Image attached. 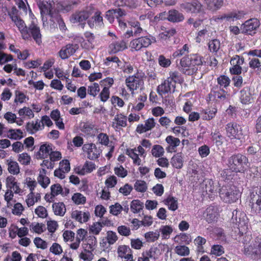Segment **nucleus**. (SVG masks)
I'll use <instances>...</instances> for the list:
<instances>
[{
    "label": "nucleus",
    "instance_id": "f257e3e1",
    "mask_svg": "<svg viewBox=\"0 0 261 261\" xmlns=\"http://www.w3.org/2000/svg\"><path fill=\"white\" fill-rule=\"evenodd\" d=\"M249 165L248 158L241 153L230 156L228 159L227 163L229 170L235 172H244Z\"/></svg>",
    "mask_w": 261,
    "mask_h": 261
},
{
    "label": "nucleus",
    "instance_id": "f03ea898",
    "mask_svg": "<svg viewBox=\"0 0 261 261\" xmlns=\"http://www.w3.org/2000/svg\"><path fill=\"white\" fill-rule=\"evenodd\" d=\"M219 193L221 199L226 203L236 202L241 196L237 188L230 184L223 185L219 189Z\"/></svg>",
    "mask_w": 261,
    "mask_h": 261
},
{
    "label": "nucleus",
    "instance_id": "7ed1b4c3",
    "mask_svg": "<svg viewBox=\"0 0 261 261\" xmlns=\"http://www.w3.org/2000/svg\"><path fill=\"white\" fill-rule=\"evenodd\" d=\"M244 252L254 260L261 259V238L256 237L250 245H245Z\"/></svg>",
    "mask_w": 261,
    "mask_h": 261
},
{
    "label": "nucleus",
    "instance_id": "20e7f679",
    "mask_svg": "<svg viewBox=\"0 0 261 261\" xmlns=\"http://www.w3.org/2000/svg\"><path fill=\"white\" fill-rule=\"evenodd\" d=\"M229 94L220 87H213L208 94L207 100L217 102H225L228 100Z\"/></svg>",
    "mask_w": 261,
    "mask_h": 261
},
{
    "label": "nucleus",
    "instance_id": "39448f33",
    "mask_svg": "<svg viewBox=\"0 0 261 261\" xmlns=\"http://www.w3.org/2000/svg\"><path fill=\"white\" fill-rule=\"evenodd\" d=\"M226 136L230 139H237L241 142L245 140V135L242 132V127L235 122L228 123L225 126Z\"/></svg>",
    "mask_w": 261,
    "mask_h": 261
},
{
    "label": "nucleus",
    "instance_id": "423d86ee",
    "mask_svg": "<svg viewBox=\"0 0 261 261\" xmlns=\"http://www.w3.org/2000/svg\"><path fill=\"white\" fill-rule=\"evenodd\" d=\"M156 42L155 38L151 35H147L139 37L133 40L130 43L132 48L136 51L141 50L142 48H146L152 43Z\"/></svg>",
    "mask_w": 261,
    "mask_h": 261
},
{
    "label": "nucleus",
    "instance_id": "0eeeda50",
    "mask_svg": "<svg viewBox=\"0 0 261 261\" xmlns=\"http://www.w3.org/2000/svg\"><path fill=\"white\" fill-rule=\"evenodd\" d=\"M40 10L41 15L42 16V19L44 20V16L48 15L50 18L52 15L57 14L58 12L53 11V9L55 7V2L54 0H42L40 1L37 4Z\"/></svg>",
    "mask_w": 261,
    "mask_h": 261
},
{
    "label": "nucleus",
    "instance_id": "6e6552de",
    "mask_svg": "<svg viewBox=\"0 0 261 261\" xmlns=\"http://www.w3.org/2000/svg\"><path fill=\"white\" fill-rule=\"evenodd\" d=\"M260 25L259 21L256 18H252L246 21L241 27L242 33L253 35Z\"/></svg>",
    "mask_w": 261,
    "mask_h": 261
},
{
    "label": "nucleus",
    "instance_id": "1a4fd4ad",
    "mask_svg": "<svg viewBox=\"0 0 261 261\" xmlns=\"http://www.w3.org/2000/svg\"><path fill=\"white\" fill-rule=\"evenodd\" d=\"M252 208L257 213H261V187L254 188L251 193Z\"/></svg>",
    "mask_w": 261,
    "mask_h": 261
},
{
    "label": "nucleus",
    "instance_id": "9d476101",
    "mask_svg": "<svg viewBox=\"0 0 261 261\" xmlns=\"http://www.w3.org/2000/svg\"><path fill=\"white\" fill-rule=\"evenodd\" d=\"M232 222L238 225L241 231H245L247 229V220L245 215L241 212L234 210L232 212Z\"/></svg>",
    "mask_w": 261,
    "mask_h": 261
},
{
    "label": "nucleus",
    "instance_id": "9b49d317",
    "mask_svg": "<svg viewBox=\"0 0 261 261\" xmlns=\"http://www.w3.org/2000/svg\"><path fill=\"white\" fill-rule=\"evenodd\" d=\"M27 31L30 37L28 39H24V40H31L33 38L37 44L40 45L41 44L42 35L40 33V28L37 24L32 22L29 25Z\"/></svg>",
    "mask_w": 261,
    "mask_h": 261
},
{
    "label": "nucleus",
    "instance_id": "f8f14e48",
    "mask_svg": "<svg viewBox=\"0 0 261 261\" xmlns=\"http://www.w3.org/2000/svg\"><path fill=\"white\" fill-rule=\"evenodd\" d=\"M90 15V12L88 11L76 12L71 15L70 20L72 23L80 22L81 28L84 29L86 24L85 21Z\"/></svg>",
    "mask_w": 261,
    "mask_h": 261
},
{
    "label": "nucleus",
    "instance_id": "ddd939ff",
    "mask_svg": "<svg viewBox=\"0 0 261 261\" xmlns=\"http://www.w3.org/2000/svg\"><path fill=\"white\" fill-rule=\"evenodd\" d=\"M10 17L18 28L19 31L21 33L22 38H29L30 37V36L27 32V29H28V27H27L24 21L22 19H21L19 17L15 15L10 14Z\"/></svg>",
    "mask_w": 261,
    "mask_h": 261
},
{
    "label": "nucleus",
    "instance_id": "4468645a",
    "mask_svg": "<svg viewBox=\"0 0 261 261\" xmlns=\"http://www.w3.org/2000/svg\"><path fill=\"white\" fill-rule=\"evenodd\" d=\"M181 8L187 12L198 13L201 12L202 5L198 0H192L191 2L183 3Z\"/></svg>",
    "mask_w": 261,
    "mask_h": 261
},
{
    "label": "nucleus",
    "instance_id": "2eb2a0df",
    "mask_svg": "<svg viewBox=\"0 0 261 261\" xmlns=\"http://www.w3.org/2000/svg\"><path fill=\"white\" fill-rule=\"evenodd\" d=\"M240 99L241 103L244 105H248L253 102V94L249 87H245L240 91Z\"/></svg>",
    "mask_w": 261,
    "mask_h": 261
},
{
    "label": "nucleus",
    "instance_id": "dca6fc26",
    "mask_svg": "<svg viewBox=\"0 0 261 261\" xmlns=\"http://www.w3.org/2000/svg\"><path fill=\"white\" fill-rule=\"evenodd\" d=\"M175 86L174 83L170 82L166 79L164 82L160 85L157 88V91L160 95L165 94L168 93L174 92Z\"/></svg>",
    "mask_w": 261,
    "mask_h": 261
},
{
    "label": "nucleus",
    "instance_id": "f3484780",
    "mask_svg": "<svg viewBox=\"0 0 261 261\" xmlns=\"http://www.w3.org/2000/svg\"><path fill=\"white\" fill-rule=\"evenodd\" d=\"M77 48V44H68L63 47L59 52L60 57L62 59H67L72 55Z\"/></svg>",
    "mask_w": 261,
    "mask_h": 261
},
{
    "label": "nucleus",
    "instance_id": "a211bd4d",
    "mask_svg": "<svg viewBox=\"0 0 261 261\" xmlns=\"http://www.w3.org/2000/svg\"><path fill=\"white\" fill-rule=\"evenodd\" d=\"M167 19L171 22L178 23L182 22L185 19V16L178 10L172 9L167 13Z\"/></svg>",
    "mask_w": 261,
    "mask_h": 261
},
{
    "label": "nucleus",
    "instance_id": "6ab92c4d",
    "mask_svg": "<svg viewBox=\"0 0 261 261\" xmlns=\"http://www.w3.org/2000/svg\"><path fill=\"white\" fill-rule=\"evenodd\" d=\"M178 68L182 73L189 75L190 70L189 68L192 66L190 57L185 56L182 57L179 61V64L178 65Z\"/></svg>",
    "mask_w": 261,
    "mask_h": 261
},
{
    "label": "nucleus",
    "instance_id": "aec40b11",
    "mask_svg": "<svg viewBox=\"0 0 261 261\" xmlns=\"http://www.w3.org/2000/svg\"><path fill=\"white\" fill-rule=\"evenodd\" d=\"M143 83L142 81L136 76H129L126 78L125 83L130 91L137 89Z\"/></svg>",
    "mask_w": 261,
    "mask_h": 261
},
{
    "label": "nucleus",
    "instance_id": "412c9836",
    "mask_svg": "<svg viewBox=\"0 0 261 261\" xmlns=\"http://www.w3.org/2000/svg\"><path fill=\"white\" fill-rule=\"evenodd\" d=\"M204 182L205 187L203 188V190L210 199H213L217 193V186L214 185V182L212 180L205 181Z\"/></svg>",
    "mask_w": 261,
    "mask_h": 261
},
{
    "label": "nucleus",
    "instance_id": "4be33fe9",
    "mask_svg": "<svg viewBox=\"0 0 261 261\" xmlns=\"http://www.w3.org/2000/svg\"><path fill=\"white\" fill-rule=\"evenodd\" d=\"M204 2L206 9L212 12L220 9L223 4V0H205Z\"/></svg>",
    "mask_w": 261,
    "mask_h": 261
},
{
    "label": "nucleus",
    "instance_id": "5701e85b",
    "mask_svg": "<svg viewBox=\"0 0 261 261\" xmlns=\"http://www.w3.org/2000/svg\"><path fill=\"white\" fill-rule=\"evenodd\" d=\"M126 43L123 41L112 42L109 47V51L110 54H116L126 48Z\"/></svg>",
    "mask_w": 261,
    "mask_h": 261
},
{
    "label": "nucleus",
    "instance_id": "b1692460",
    "mask_svg": "<svg viewBox=\"0 0 261 261\" xmlns=\"http://www.w3.org/2000/svg\"><path fill=\"white\" fill-rule=\"evenodd\" d=\"M82 149L84 152H88V158L90 160H94L98 158L99 153H95L94 151L96 150V145L93 143L85 144L83 146Z\"/></svg>",
    "mask_w": 261,
    "mask_h": 261
},
{
    "label": "nucleus",
    "instance_id": "393cba45",
    "mask_svg": "<svg viewBox=\"0 0 261 261\" xmlns=\"http://www.w3.org/2000/svg\"><path fill=\"white\" fill-rule=\"evenodd\" d=\"M155 124L154 119L153 118H149L145 121L144 124L139 125L137 127L136 131L142 134L151 130L155 126Z\"/></svg>",
    "mask_w": 261,
    "mask_h": 261
},
{
    "label": "nucleus",
    "instance_id": "a878e982",
    "mask_svg": "<svg viewBox=\"0 0 261 261\" xmlns=\"http://www.w3.org/2000/svg\"><path fill=\"white\" fill-rule=\"evenodd\" d=\"M117 253L119 257L125 259H132V256H133L131 249L126 245L119 246Z\"/></svg>",
    "mask_w": 261,
    "mask_h": 261
},
{
    "label": "nucleus",
    "instance_id": "bb28decb",
    "mask_svg": "<svg viewBox=\"0 0 261 261\" xmlns=\"http://www.w3.org/2000/svg\"><path fill=\"white\" fill-rule=\"evenodd\" d=\"M211 136L212 142L214 145H215L218 148L222 145L225 138L218 130L212 132Z\"/></svg>",
    "mask_w": 261,
    "mask_h": 261
},
{
    "label": "nucleus",
    "instance_id": "cd10ccee",
    "mask_svg": "<svg viewBox=\"0 0 261 261\" xmlns=\"http://www.w3.org/2000/svg\"><path fill=\"white\" fill-rule=\"evenodd\" d=\"M172 166L177 169H181L183 166L184 159L181 153L174 154L171 159Z\"/></svg>",
    "mask_w": 261,
    "mask_h": 261
},
{
    "label": "nucleus",
    "instance_id": "c85d7f7f",
    "mask_svg": "<svg viewBox=\"0 0 261 261\" xmlns=\"http://www.w3.org/2000/svg\"><path fill=\"white\" fill-rule=\"evenodd\" d=\"M51 150L52 148L49 145H47L46 144L42 145L38 152V158L45 159V158H47L49 155Z\"/></svg>",
    "mask_w": 261,
    "mask_h": 261
},
{
    "label": "nucleus",
    "instance_id": "c756f323",
    "mask_svg": "<svg viewBox=\"0 0 261 261\" xmlns=\"http://www.w3.org/2000/svg\"><path fill=\"white\" fill-rule=\"evenodd\" d=\"M52 207L56 215L63 216L66 211L65 205L63 202L54 203Z\"/></svg>",
    "mask_w": 261,
    "mask_h": 261
},
{
    "label": "nucleus",
    "instance_id": "7c9ffc66",
    "mask_svg": "<svg viewBox=\"0 0 261 261\" xmlns=\"http://www.w3.org/2000/svg\"><path fill=\"white\" fill-rule=\"evenodd\" d=\"M116 122V125L113 124V126L118 128L120 127H125L127 124V118L125 116L120 114L115 116L114 119Z\"/></svg>",
    "mask_w": 261,
    "mask_h": 261
},
{
    "label": "nucleus",
    "instance_id": "2f4dec72",
    "mask_svg": "<svg viewBox=\"0 0 261 261\" xmlns=\"http://www.w3.org/2000/svg\"><path fill=\"white\" fill-rule=\"evenodd\" d=\"M143 207L144 203L138 199L133 200L130 204V210L134 213H139Z\"/></svg>",
    "mask_w": 261,
    "mask_h": 261
},
{
    "label": "nucleus",
    "instance_id": "473e14b6",
    "mask_svg": "<svg viewBox=\"0 0 261 261\" xmlns=\"http://www.w3.org/2000/svg\"><path fill=\"white\" fill-rule=\"evenodd\" d=\"M52 16L51 18H50V20L54 23H58L59 24V27L61 31L66 30V27L65 24L63 19L61 17L60 15L57 13Z\"/></svg>",
    "mask_w": 261,
    "mask_h": 261
},
{
    "label": "nucleus",
    "instance_id": "72a5a7b5",
    "mask_svg": "<svg viewBox=\"0 0 261 261\" xmlns=\"http://www.w3.org/2000/svg\"><path fill=\"white\" fill-rule=\"evenodd\" d=\"M95 168V164L92 162L86 161L83 168L78 173L81 175H84L86 173H90Z\"/></svg>",
    "mask_w": 261,
    "mask_h": 261
},
{
    "label": "nucleus",
    "instance_id": "f704fd0d",
    "mask_svg": "<svg viewBox=\"0 0 261 261\" xmlns=\"http://www.w3.org/2000/svg\"><path fill=\"white\" fill-rule=\"evenodd\" d=\"M167 79L174 83V86L176 83H181L183 82L180 73L177 71L170 72L169 76Z\"/></svg>",
    "mask_w": 261,
    "mask_h": 261
},
{
    "label": "nucleus",
    "instance_id": "c9c22d12",
    "mask_svg": "<svg viewBox=\"0 0 261 261\" xmlns=\"http://www.w3.org/2000/svg\"><path fill=\"white\" fill-rule=\"evenodd\" d=\"M136 148L127 149L126 154L133 160L134 164L140 165L141 164V160L139 158L138 155L136 153Z\"/></svg>",
    "mask_w": 261,
    "mask_h": 261
},
{
    "label": "nucleus",
    "instance_id": "e433bc0d",
    "mask_svg": "<svg viewBox=\"0 0 261 261\" xmlns=\"http://www.w3.org/2000/svg\"><path fill=\"white\" fill-rule=\"evenodd\" d=\"M165 203L168 206V208L170 210L174 211L178 208L177 200L176 198L173 197H168L165 200Z\"/></svg>",
    "mask_w": 261,
    "mask_h": 261
},
{
    "label": "nucleus",
    "instance_id": "4c0bfd02",
    "mask_svg": "<svg viewBox=\"0 0 261 261\" xmlns=\"http://www.w3.org/2000/svg\"><path fill=\"white\" fill-rule=\"evenodd\" d=\"M151 152L152 155L155 158L162 157L165 153L164 148L160 145H153Z\"/></svg>",
    "mask_w": 261,
    "mask_h": 261
},
{
    "label": "nucleus",
    "instance_id": "58836bf2",
    "mask_svg": "<svg viewBox=\"0 0 261 261\" xmlns=\"http://www.w3.org/2000/svg\"><path fill=\"white\" fill-rule=\"evenodd\" d=\"M9 134L8 135V137L11 139L14 140H20L21 139L22 136V132L19 129H10L8 130Z\"/></svg>",
    "mask_w": 261,
    "mask_h": 261
},
{
    "label": "nucleus",
    "instance_id": "ea45409f",
    "mask_svg": "<svg viewBox=\"0 0 261 261\" xmlns=\"http://www.w3.org/2000/svg\"><path fill=\"white\" fill-rule=\"evenodd\" d=\"M191 60L192 66H200L202 65L203 62V58L198 54H192L190 56Z\"/></svg>",
    "mask_w": 261,
    "mask_h": 261
},
{
    "label": "nucleus",
    "instance_id": "a19ab883",
    "mask_svg": "<svg viewBox=\"0 0 261 261\" xmlns=\"http://www.w3.org/2000/svg\"><path fill=\"white\" fill-rule=\"evenodd\" d=\"M208 49L211 52L217 53L220 47V42L218 39H213L208 42Z\"/></svg>",
    "mask_w": 261,
    "mask_h": 261
},
{
    "label": "nucleus",
    "instance_id": "79ce46f5",
    "mask_svg": "<svg viewBox=\"0 0 261 261\" xmlns=\"http://www.w3.org/2000/svg\"><path fill=\"white\" fill-rule=\"evenodd\" d=\"M16 11V9L13 10L12 12L10 13L8 11V10L6 6H2L0 7V13L1 16L0 19L2 21H4L6 20L8 15L10 16V14L14 15V12Z\"/></svg>",
    "mask_w": 261,
    "mask_h": 261
},
{
    "label": "nucleus",
    "instance_id": "37998d69",
    "mask_svg": "<svg viewBox=\"0 0 261 261\" xmlns=\"http://www.w3.org/2000/svg\"><path fill=\"white\" fill-rule=\"evenodd\" d=\"M175 252L180 256H187L190 253L189 248L185 245L177 246L175 248Z\"/></svg>",
    "mask_w": 261,
    "mask_h": 261
},
{
    "label": "nucleus",
    "instance_id": "c03bdc74",
    "mask_svg": "<svg viewBox=\"0 0 261 261\" xmlns=\"http://www.w3.org/2000/svg\"><path fill=\"white\" fill-rule=\"evenodd\" d=\"M134 188L138 192H144L146 191L147 187L144 181L137 180L134 185Z\"/></svg>",
    "mask_w": 261,
    "mask_h": 261
},
{
    "label": "nucleus",
    "instance_id": "a18cd8bd",
    "mask_svg": "<svg viewBox=\"0 0 261 261\" xmlns=\"http://www.w3.org/2000/svg\"><path fill=\"white\" fill-rule=\"evenodd\" d=\"M110 213L114 216L118 215L122 211V206L118 202L110 206Z\"/></svg>",
    "mask_w": 261,
    "mask_h": 261
},
{
    "label": "nucleus",
    "instance_id": "49530a36",
    "mask_svg": "<svg viewBox=\"0 0 261 261\" xmlns=\"http://www.w3.org/2000/svg\"><path fill=\"white\" fill-rule=\"evenodd\" d=\"M77 3L75 1H72L68 3H63L60 5V9L64 12H68L74 8Z\"/></svg>",
    "mask_w": 261,
    "mask_h": 261
},
{
    "label": "nucleus",
    "instance_id": "de8ad7c7",
    "mask_svg": "<svg viewBox=\"0 0 261 261\" xmlns=\"http://www.w3.org/2000/svg\"><path fill=\"white\" fill-rule=\"evenodd\" d=\"M249 65L250 68L253 69H256L257 71H261V63L258 59H250Z\"/></svg>",
    "mask_w": 261,
    "mask_h": 261
},
{
    "label": "nucleus",
    "instance_id": "09e8293b",
    "mask_svg": "<svg viewBox=\"0 0 261 261\" xmlns=\"http://www.w3.org/2000/svg\"><path fill=\"white\" fill-rule=\"evenodd\" d=\"M79 257L81 259H82L84 260L91 261L93 258V254H92L91 251H89L86 249H85L84 252H82L80 254Z\"/></svg>",
    "mask_w": 261,
    "mask_h": 261
},
{
    "label": "nucleus",
    "instance_id": "8fccbe9b",
    "mask_svg": "<svg viewBox=\"0 0 261 261\" xmlns=\"http://www.w3.org/2000/svg\"><path fill=\"white\" fill-rule=\"evenodd\" d=\"M8 171L13 174H17L19 172L18 164L16 162L11 161L8 165Z\"/></svg>",
    "mask_w": 261,
    "mask_h": 261
},
{
    "label": "nucleus",
    "instance_id": "3c124183",
    "mask_svg": "<svg viewBox=\"0 0 261 261\" xmlns=\"http://www.w3.org/2000/svg\"><path fill=\"white\" fill-rule=\"evenodd\" d=\"M50 190L51 195L53 197H55L59 194L63 195L62 193L63 189L60 184H57L52 185L50 187Z\"/></svg>",
    "mask_w": 261,
    "mask_h": 261
},
{
    "label": "nucleus",
    "instance_id": "603ef678",
    "mask_svg": "<svg viewBox=\"0 0 261 261\" xmlns=\"http://www.w3.org/2000/svg\"><path fill=\"white\" fill-rule=\"evenodd\" d=\"M111 62L116 63L117 65V67L120 66L122 64V62L116 56L108 57L106 58L105 64L107 66H110Z\"/></svg>",
    "mask_w": 261,
    "mask_h": 261
},
{
    "label": "nucleus",
    "instance_id": "864d4df0",
    "mask_svg": "<svg viewBox=\"0 0 261 261\" xmlns=\"http://www.w3.org/2000/svg\"><path fill=\"white\" fill-rule=\"evenodd\" d=\"M106 239L109 242V244H114L118 240V237L116 232L112 231H108L107 232Z\"/></svg>",
    "mask_w": 261,
    "mask_h": 261
},
{
    "label": "nucleus",
    "instance_id": "5fc2aeb1",
    "mask_svg": "<svg viewBox=\"0 0 261 261\" xmlns=\"http://www.w3.org/2000/svg\"><path fill=\"white\" fill-rule=\"evenodd\" d=\"M160 236L159 232L156 231L155 232H148L145 234V237L149 242H154L157 240Z\"/></svg>",
    "mask_w": 261,
    "mask_h": 261
},
{
    "label": "nucleus",
    "instance_id": "6e6d98bb",
    "mask_svg": "<svg viewBox=\"0 0 261 261\" xmlns=\"http://www.w3.org/2000/svg\"><path fill=\"white\" fill-rule=\"evenodd\" d=\"M217 82L220 87H227L230 84V79L225 75H221L217 79Z\"/></svg>",
    "mask_w": 261,
    "mask_h": 261
},
{
    "label": "nucleus",
    "instance_id": "4d7b16f0",
    "mask_svg": "<svg viewBox=\"0 0 261 261\" xmlns=\"http://www.w3.org/2000/svg\"><path fill=\"white\" fill-rule=\"evenodd\" d=\"M18 161L22 165H28L30 163L31 157L27 153H22L19 155Z\"/></svg>",
    "mask_w": 261,
    "mask_h": 261
},
{
    "label": "nucleus",
    "instance_id": "13d9d810",
    "mask_svg": "<svg viewBox=\"0 0 261 261\" xmlns=\"http://www.w3.org/2000/svg\"><path fill=\"white\" fill-rule=\"evenodd\" d=\"M72 200L77 204H83L86 201V197L82 194L77 193L72 196Z\"/></svg>",
    "mask_w": 261,
    "mask_h": 261
},
{
    "label": "nucleus",
    "instance_id": "bf43d9fd",
    "mask_svg": "<svg viewBox=\"0 0 261 261\" xmlns=\"http://www.w3.org/2000/svg\"><path fill=\"white\" fill-rule=\"evenodd\" d=\"M99 91V84L96 83H93L91 86L88 87V94L95 97Z\"/></svg>",
    "mask_w": 261,
    "mask_h": 261
},
{
    "label": "nucleus",
    "instance_id": "052dcab7",
    "mask_svg": "<svg viewBox=\"0 0 261 261\" xmlns=\"http://www.w3.org/2000/svg\"><path fill=\"white\" fill-rule=\"evenodd\" d=\"M204 111V116H203V119L210 120L215 116L217 110L215 108H213L212 110L206 109Z\"/></svg>",
    "mask_w": 261,
    "mask_h": 261
},
{
    "label": "nucleus",
    "instance_id": "680f3d73",
    "mask_svg": "<svg viewBox=\"0 0 261 261\" xmlns=\"http://www.w3.org/2000/svg\"><path fill=\"white\" fill-rule=\"evenodd\" d=\"M166 141L172 147H176L180 144V140L177 138H175L172 136H168L166 139Z\"/></svg>",
    "mask_w": 261,
    "mask_h": 261
},
{
    "label": "nucleus",
    "instance_id": "e2e57ef3",
    "mask_svg": "<svg viewBox=\"0 0 261 261\" xmlns=\"http://www.w3.org/2000/svg\"><path fill=\"white\" fill-rule=\"evenodd\" d=\"M44 227H45V225L42 223H32L30 225V229H33L34 232L39 234L44 231Z\"/></svg>",
    "mask_w": 261,
    "mask_h": 261
},
{
    "label": "nucleus",
    "instance_id": "0e129e2a",
    "mask_svg": "<svg viewBox=\"0 0 261 261\" xmlns=\"http://www.w3.org/2000/svg\"><path fill=\"white\" fill-rule=\"evenodd\" d=\"M206 239L201 236L197 237L194 240V244L197 246L199 251H201L203 248L202 245L206 243Z\"/></svg>",
    "mask_w": 261,
    "mask_h": 261
},
{
    "label": "nucleus",
    "instance_id": "69168bd1",
    "mask_svg": "<svg viewBox=\"0 0 261 261\" xmlns=\"http://www.w3.org/2000/svg\"><path fill=\"white\" fill-rule=\"evenodd\" d=\"M34 243L38 248L45 249L47 247V243L39 237L35 238Z\"/></svg>",
    "mask_w": 261,
    "mask_h": 261
},
{
    "label": "nucleus",
    "instance_id": "338daca9",
    "mask_svg": "<svg viewBox=\"0 0 261 261\" xmlns=\"http://www.w3.org/2000/svg\"><path fill=\"white\" fill-rule=\"evenodd\" d=\"M244 62L243 57H240L239 55L233 56L230 60V63L231 65H238L241 66Z\"/></svg>",
    "mask_w": 261,
    "mask_h": 261
},
{
    "label": "nucleus",
    "instance_id": "774afa93",
    "mask_svg": "<svg viewBox=\"0 0 261 261\" xmlns=\"http://www.w3.org/2000/svg\"><path fill=\"white\" fill-rule=\"evenodd\" d=\"M38 183L43 188H46L50 183L49 178L46 175L42 176H38L37 178Z\"/></svg>",
    "mask_w": 261,
    "mask_h": 261
}]
</instances>
